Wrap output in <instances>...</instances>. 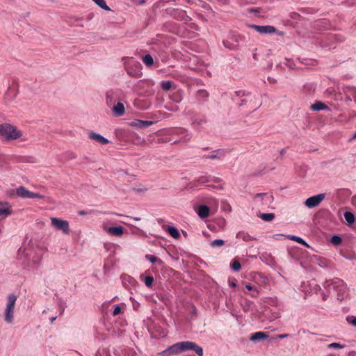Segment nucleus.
I'll return each mask as SVG.
<instances>
[{
    "instance_id": "16",
    "label": "nucleus",
    "mask_w": 356,
    "mask_h": 356,
    "mask_svg": "<svg viewBox=\"0 0 356 356\" xmlns=\"http://www.w3.org/2000/svg\"><path fill=\"white\" fill-rule=\"evenodd\" d=\"M124 231V228L122 226L109 227L107 229V232L114 236H120L122 235Z\"/></svg>"
},
{
    "instance_id": "33",
    "label": "nucleus",
    "mask_w": 356,
    "mask_h": 356,
    "mask_svg": "<svg viewBox=\"0 0 356 356\" xmlns=\"http://www.w3.org/2000/svg\"><path fill=\"white\" fill-rule=\"evenodd\" d=\"M144 282L147 287H150L154 282V278L152 276H147L145 277Z\"/></svg>"
},
{
    "instance_id": "47",
    "label": "nucleus",
    "mask_w": 356,
    "mask_h": 356,
    "mask_svg": "<svg viewBox=\"0 0 356 356\" xmlns=\"http://www.w3.org/2000/svg\"><path fill=\"white\" fill-rule=\"evenodd\" d=\"M289 336V334H280L277 335V338L284 339V338L288 337Z\"/></svg>"
},
{
    "instance_id": "50",
    "label": "nucleus",
    "mask_w": 356,
    "mask_h": 356,
    "mask_svg": "<svg viewBox=\"0 0 356 356\" xmlns=\"http://www.w3.org/2000/svg\"><path fill=\"white\" fill-rule=\"evenodd\" d=\"M221 179L220 178H215V181L217 182V183H220L221 182Z\"/></svg>"
},
{
    "instance_id": "21",
    "label": "nucleus",
    "mask_w": 356,
    "mask_h": 356,
    "mask_svg": "<svg viewBox=\"0 0 356 356\" xmlns=\"http://www.w3.org/2000/svg\"><path fill=\"white\" fill-rule=\"evenodd\" d=\"M13 314H14V309H9L6 308L5 310V321L7 323H11L13 319Z\"/></svg>"
},
{
    "instance_id": "4",
    "label": "nucleus",
    "mask_w": 356,
    "mask_h": 356,
    "mask_svg": "<svg viewBox=\"0 0 356 356\" xmlns=\"http://www.w3.org/2000/svg\"><path fill=\"white\" fill-rule=\"evenodd\" d=\"M125 67L128 74L133 77H140L142 75V65L137 60L130 59Z\"/></svg>"
},
{
    "instance_id": "31",
    "label": "nucleus",
    "mask_w": 356,
    "mask_h": 356,
    "mask_svg": "<svg viewBox=\"0 0 356 356\" xmlns=\"http://www.w3.org/2000/svg\"><path fill=\"white\" fill-rule=\"evenodd\" d=\"M172 85V83L170 81H163L161 83V88L163 90L168 91L171 88Z\"/></svg>"
},
{
    "instance_id": "37",
    "label": "nucleus",
    "mask_w": 356,
    "mask_h": 356,
    "mask_svg": "<svg viewBox=\"0 0 356 356\" xmlns=\"http://www.w3.org/2000/svg\"><path fill=\"white\" fill-rule=\"evenodd\" d=\"M31 198L33 199V198H39V199H43L44 198V196L40 195V193H33L32 192L31 193Z\"/></svg>"
},
{
    "instance_id": "46",
    "label": "nucleus",
    "mask_w": 356,
    "mask_h": 356,
    "mask_svg": "<svg viewBox=\"0 0 356 356\" xmlns=\"http://www.w3.org/2000/svg\"><path fill=\"white\" fill-rule=\"evenodd\" d=\"M250 13H260V8H249Z\"/></svg>"
},
{
    "instance_id": "45",
    "label": "nucleus",
    "mask_w": 356,
    "mask_h": 356,
    "mask_svg": "<svg viewBox=\"0 0 356 356\" xmlns=\"http://www.w3.org/2000/svg\"><path fill=\"white\" fill-rule=\"evenodd\" d=\"M245 288H246L248 291H253V290H254V289L255 287H254V286H253L252 285H251L250 284H245Z\"/></svg>"
},
{
    "instance_id": "36",
    "label": "nucleus",
    "mask_w": 356,
    "mask_h": 356,
    "mask_svg": "<svg viewBox=\"0 0 356 356\" xmlns=\"http://www.w3.org/2000/svg\"><path fill=\"white\" fill-rule=\"evenodd\" d=\"M328 347L334 348H343L344 347V345L340 344L339 343H332L328 345Z\"/></svg>"
},
{
    "instance_id": "10",
    "label": "nucleus",
    "mask_w": 356,
    "mask_h": 356,
    "mask_svg": "<svg viewBox=\"0 0 356 356\" xmlns=\"http://www.w3.org/2000/svg\"><path fill=\"white\" fill-rule=\"evenodd\" d=\"M261 197L263 204L269 207L273 202L274 197L273 195L269 193H257L254 195V198Z\"/></svg>"
},
{
    "instance_id": "17",
    "label": "nucleus",
    "mask_w": 356,
    "mask_h": 356,
    "mask_svg": "<svg viewBox=\"0 0 356 356\" xmlns=\"http://www.w3.org/2000/svg\"><path fill=\"white\" fill-rule=\"evenodd\" d=\"M311 110L318 111L321 110L327 109L328 107L324 103L320 101H316L314 104L311 105Z\"/></svg>"
},
{
    "instance_id": "20",
    "label": "nucleus",
    "mask_w": 356,
    "mask_h": 356,
    "mask_svg": "<svg viewBox=\"0 0 356 356\" xmlns=\"http://www.w3.org/2000/svg\"><path fill=\"white\" fill-rule=\"evenodd\" d=\"M166 230L168 231L169 234L174 238H179L180 237V234L177 228L171 226H168Z\"/></svg>"
},
{
    "instance_id": "15",
    "label": "nucleus",
    "mask_w": 356,
    "mask_h": 356,
    "mask_svg": "<svg viewBox=\"0 0 356 356\" xmlns=\"http://www.w3.org/2000/svg\"><path fill=\"white\" fill-rule=\"evenodd\" d=\"M152 124V121L136 120L133 122L132 125L139 128H146L151 126Z\"/></svg>"
},
{
    "instance_id": "1",
    "label": "nucleus",
    "mask_w": 356,
    "mask_h": 356,
    "mask_svg": "<svg viewBox=\"0 0 356 356\" xmlns=\"http://www.w3.org/2000/svg\"><path fill=\"white\" fill-rule=\"evenodd\" d=\"M188 350H193L199 356L203 355L202 348L200 346H197L195 343L192 341H181L176 343L170 346L163 353V354L176 355Z\"/></svg>"
},
{
    "instance_id": "29",
    "label": "nucleus",
    "mask_w": 356,
    "mask_h": 356,
    "mask_svg": "<svg viewBox=\"0 0 356 356\" xmlns=\"http://www.w3.org/2000/svg\"><path fill=\"white\" fill-rule=\"evenodd\" d=\"M231 268L234 271H238L241 268V266L238 260L234 259L231 264Z\"/></svg>"
},
{
    "instance_id": "42",
    "label": "nucleus",
    "mask_w": 356,
    "mask_h": 356,
    "mask_svg": "<svg viewBox=\"0 0 356 356\" xmlns=\"http://www.w3.org/2000/svg\"><path fill=\"white\" fill-rule=\"evenodd\" d=\"M350 93L353 96L354 101L356 102V88H353L350 89Z\"/></svg>"
},
{
    "instance_id": "34",
    "label": "nucleus",
    "mask_w": 356,
    "mask_h": 356,
    "mask_svg": "<svg viewBox=\"0 0 356 356\" xmlns=\"http://www.w3.org/2000/svg\"><path fill=\"white\" fill-rule=\"evenodd\" d=\"M207 122V120L205 117H202L201 119H195L193 121L194 124H197L198 125L203 124Z\"/></svg>"
},
{
    "instance_id": "48",
    "label": "nucleus",
    "mask_w": 356,
    "mask_h": 356,
    "mask_svg": "<svg viewBox=\"0 0 356 356\" xmlns=\"http://www.w3.org/2000/svg\"><path fill=\"white\" fill-rule=\"evenodd\" d=\"M91 211H86L84 210H82V211H79V214L81 215V216H84V215H87L88 213H90Z\"/></svg>"
},
{
    "instance_id": "18",
    "label": "nucleus",
    "mask_w": 356,
    "mask_h": 356,
    "mask_svg": "<svg viewBox=\"0 0 356 356\" xmlns=\"http://www.w3.org/2000/svg\"><path fill=\"white\" fill-rule=\"evenodd\" d=\"M268 337V335L263 332H257L252 334L250 337V340L252 341H257L261 339H266Z\"/></svg>"
},
{
    "instance_id": "22",
    "label": "nucleus",
    "mask_w": 356,
    "mask_h": 356,
    "mask_svg": "<svg viewBox=\"0 0 356 356\" xmlns=\"http://www.w3.org/2000/svg\"><path fill=\"white\" fill-rule=\"evenodd\" d=\"M142 60L147 67H151L154 64L153 58L150 54H146L143 56Z\"/></svg>"
},
{
    "instance_id": "40",
    "label": "nucleus",
    "mask_w": 356,
    "mask_h": 356,
    "mask_svg": "<svg viewBox=\"0 0 356 356\" xmlns=\"http://www.w3.org/2000/svg\"><path fill=\"white\" fill-rule=\"evenodd\" d=\"M191 138V134H186L181 139V141H183L184 143H186L188 141L190 140Z\"/></svg>"
},
{
    "instance_id": "35",
    "label": "nucleus",
    "mask_w": 356,
    "mask_h": 356,
    "mask_svg": "<svg viewBox=\"0 0 356 356\" xmlns=\"http://www.w3.org/2000/svg\"><path fill=\"white\" fill-rule=\"evenodd\" d=\"M121 312H122V309H121L120 306L115 305L114 307V309L113 311V315L117 316V315L120 314Z\"/></svg>"
},
{
    "instance_id": "52",
    "label": "nucleus",
    "mask_w": 356,
    "mask_h": 356,
    "mask_svg": "<svg viewBox=\"0 0 356 356\" xmlns=\"http://www.w3.org/2000/svg\"><path fill=\"white\" fill-rule=\"evenodd\" d=\"M277 34L280 35H283L284 33L282 32V31H280V32H277Z\"/></svg>"
},
{
    "instance_id": "44",
    "label": "nucleus",
    "mask_w": 356,
    "mask_h": 356,
    "mask_svg": "<svg viewBox=\"0 0 356 356\" xmlns=\"http://www.w3.org/2000/svg\"><path fill=\"white\" fill-rule=\"evenodd\" d=\"M198 181L202 183V184H204V183H206V182L209 181V180L205 177H200L198 179Z\"/></svg>"
},
{
    "instance_id": "8",
    "label": "nucleus",
    "mask_w": 356,
    "mask_h": 356,
    "mask_svg": "<svg viewBox=\"0 0 356 356\" xmlns=\"http://www.w3.org/2000/svg\"><path fill=\"white\" fill-rule=\"evenodd\" d=\"M13 212L11 205L6 202H0V219L5 218Z\"/></svg>"
},
{
    "instance_id": "26",
    "label": "nucleus",
    "mask_w": 356,
    "mask_h": 356,
    "mask_svg": "<svg viewBox=\"0 0 356 356\" xmlns=\"http://www.w3.org/2000/svg\"><path fill=\"white\" fill-rule=\"evenodd\" d=\"M289 238L291 241H296L300 244H302L305 246L309 247V245L300 237L296 236H291Z\"/></svg>"
},
{
    "instance_id": "24",
    "label": "nucleus",
    "mask_w": 356,
    "mask_h": 356,
    "mask_svg": "<svg viewBox=\"0 0 356 356\" xmlns=\"http://www.w3.org/2000/svg\"><path fill=\"white\" fill-rule=\"evenodd\" d=\"M145 258L149 260L152 263H158L159 265L163 264L162 260H161L159 258L152 255V254H147L145 255Z\"/></svg>"
},
{
    "instance_id": "41",
    "label": "nucleus",
    "mask_w": 356,
    "mask_h": 356,
    "mask_svg": "<svg viewBox=\"0 0 356 356\" xmlns=\"http://www.w3.org/2000/svg\"><path fill=\"white\" fill-rule=\"evenodd\" d=\"M229 284L230 286L235 288L236 286V279H229Z\"/></svg>"
},
{
    "instance_id": "38",
    "label": "nucleus",
    "mask_w": 356,
    "mask_h": 356,
    "mask_svg": "<svg viewBox=\"0 0 356 356\" xmlns=\"http://www.w3.org/2000/svg\"><path fill=\"white\" fill-rule=\"evenodd\" d=\"M259 295V291L258 289L256 287L254 289L253 291H252L251 296L252 298H258Z\"/></svg>"
},
{
    "instance_id": "13",
    "label": "nucleus",
    "mask_w": 356,
    "mask_h": 356,
    "mask_svg": "<svg viewBox=\"0 0 356 356\" xmlns=\"http://www.w3.org/2000/svg\"><path fill=\"white\" fill-rule=\"evenodd\" d=\"M210 209L206 205H201L198 207L197 213L201 218H206L209 216Z\"/></svg>"
},
{
    "instance_id": "30",
    "label": "nucleus",
    "mask_w": 356,
    "mask_h": 356,
    "mask_svg": "<svg viewBox=\"0 0 356 356\" xmlns=\"http://www.w3.org/2000/svg\"><path fill=\"white\" fill-rule=\"evenodd\" d=\"M225 241L222 239H216L211 242V246L213 248L215 247H221L224 245Z\"/></svg>"
},
{
    "instance_id": "23",
    "label": "nucleus",
    "mask_w": 356,
    "mask_h": 356,
    "mask_svg": "<svg viewBox=\"0 0 356 356\" xmlns=\"http://www.w3.org/2000/svg\"><path fill=\"white\" fill-rule=\"evenodd\" d=\"M344 218L348 225H351L355 222L354 214L350 211H346L344 213Z\"/></svg>"
},
{
    "instance_id": "56",
    "label": "nucleus",
    "mask_w": 356,
    "mask_h": 356,
    "mask_svg": "<svg viewBox=\"0 0 356 356\" xmlns=\"http://www.w3.org/2000/svg\"><path fill=\"white\" fill-rule=\"evenodd\" d=\"M353 138H356V132H355V134H354Z\"/></svg>"
},
{
    "instance_id": "51",
    "label": "nucleus",
    "mask_w": 356,
    "mask_h": 356,
    "mask_svg": "<svg viewBox=\"0 0 356 356\" xmlns=\"http://www.w3.org/2000/svg\"><path fill=\"white\" fill-rule=\"evenodd\" d=\"M327 296L325 294H323V297H322L323 300H324V301H325V300H327Z\"/></svg>"
},
{
    "instance_id": "9",
    "label": "nucleus",
    "mask_w": 356,
    "mask_h": 356,
    "mask_svg": "<svg viewBox=\"0 0 356 356\" xmlns=\"http://www.w3.org/2000/svg\"><path fill=\"white\" fill-rule=\"evenodd\" d=\"M225 156V150L219 149L212 152L210 154L204 155L203 159H219L221 160Z\"/></svg>"
},
{
    "instance_id": "53",
    "label": "nucleus",
    "mask_w": 356,
    "mask_h": 356,
    "mask_svg": "<svg viewBox=\"0 0 356 356\" xmlns=\"http://www.w3.org/2000/svg\"><path fill=\"white\" fill-rule=\"evenodd\" d=\"M56 317H52V318H51L50 320H51V322H53L54 321L56 320Z\"/></svg>"
},
{
    "instance_id": "7",
    "label": "nucleus",
    "mask_w": 356,
    "mask_h": 356,
    "mask_svg": "<svg viewBox=\"0 0 356 356\" xmlns=\"http://www.w3.org/2000/svg\"><path fill=\"white\" fill-rule=\"evenodd\" d=\"M250 27L251 29H252L253 30H254L261 34L273 33L277 32L276 29L274 26H270V25L259 26V25L252 24V25H250Z\"/></svg>"
},
{
    "instance_id": "39",
    "label": "nucleus",
    "mask_w": 356,
    "mask_h": 356,
    "mask_svg": "<svg viewBox=\"0 0 356 356\" xmlns=\"http://www.w3.org/2000/svg\"><path fill=\"white\" fill-rule=\"evenodd\" d=\"M347 320L348 321V322L350 324H352L354 326H356V317H354V316L348 317Z\"/></svg>"
},
{
    "instance_id": "27",
    "label": "nucleus",
    "mask_w": 356,
    "mask_h": 356,
    "mask_svg": "<svg viewBox=\"0 0 356 356\" xmlns=\"http://www.w3.org/2000/svg\"><path fill=\"white\" fill-rule=\"evenodd\" d=\"M97 5L105 10H110L104 0H92Z\"/></svg>"
},
{
    "instance_id": "5",
    "label": "nucleus",
    "mask_w": 356,
    "mask_h": 356,
    "mask_svg": "<svg viewBox=\"0 0 356 356\" xmlns=\"http://www.w3.org/2000/svg\"><path fill=\"white\" fill-rule=\"evenodd\" d=\"M51 224L56 229L61 231L65 234L70 232L69 222L67 220L58 218H51Z\"/></svg>"
},
{
    "instance_id": "12",
    "label": "nucleus",
    "mask_w": 356,
    "mask_h": 356,
    "mask_svg": "<svg viewBox=\"0 0 356 356\" xmlns=\"http://www.w3.org/2000/svg\"><path fill=\"white\" fill-rule=\"evenodd\" d=\"M31 191L27 190L24 186H20L16 189V193L19 197L24 198H31Z\"/></svg>"
},
{
    "instance_id": "19",
    "label": "nucleus",
    "mask_w": 356,
    "mask_h": 356,
    "mask_svg": "<svg viewBox=\"0 0 356 356\" xmlns=\"http://www.w3.org/2000/svg\"><path fill=\"white\" fill-rule=\"evenodd\" d=\"M16 300H17V296L15 294H13V293L9 294L8 296V303H7L6 307L9 308V309H14Z\"/></svg>"
},
{
    "instance_id": "3",
    "label": "nucleus",
    "mask_w": 356,
    "mask_h": 356,
    "mask_svg": "<svg viewBox=\"0 0 356 356\" xmlns=\"http://www.w3.org/2000/svg\"><path fill=\"white\" fill-rule=\"evenodd\" d=\"M323 286L328 292H331V291H337L338 300H341L343 298V293L345 292L346 288L344 282L342 280L334 278L332 280H326L324 282Z\"/></svg>"
},
{
    "instance_id": "43",
    "label": "nucleus",
    "mask_w": 356,
    "mask_h": 356,
    "mask_svg": "<svg viewBox=\"0 0 356 356\" xmlns=\"http://www.w3.org/2000/svg\"><path fill=\"white\" fill-rule=\"evenodd\" d=\"M243 239L245 241H250L253 240V238L252 236H250V235H248V234H244L243 236Z\"/></svg>"
},
{
    "instance_id": "6",
    "label": "nucleus",
    "mask_w": 356,
    "mask_h": 356,
    "mask_svg": "<svg viewBox=\"0 0 356 356\" xmlns=\"http://www.w3.org/2000/svg\"><path fill=\"white\" fill-rule=\"evenodd\" d=\"M325 194L321 193L316 195L312 196L307 198L305 204L308 208H314L320 204V203L324 200Z\"/></svg>"
},
{
    "instance_id": "28",
    "label": "nucleus",
    "mask_w": 356,
    "mask_h": 356,
    "mask_svg": "<svg viewBox=\"0 0 356 356\" xmlns=\"http://www.w3.org/2000/svg\"><path fill=\"white\" fill-rule=\"evenodd\" d=\"M330 242L334 245H339L342 243V239L340 236L334 235L331 237Z\"/></svg>"
},
{
    "instance_id": "55",
    "label": "nucleus",
    "mask_w": 356,
    "mask_h": 356,
    "mask_svg": "<svg viewBox=\"0 0 356 356\" xmlns=\"http://www.w3.org/2000/svg\"><path fill=\"white\" fill-rule=\"evenodd\" d=\"M134 219L135 220H140V218H134Z\"/></svg>"
},
{
    "instance_id": "14",
    "label": "nucleus",
    "mask_w": 356,
    "mask_h": 356,
    "mask_svg": "<svg viewBox=\"0 0 356 356\" xmlns=\"http://www.w3.org/2000/svg\"><path fill=\"white\" fill-rule=\"evenodd\" d=\"M113 112L116 116H122L124 114L125 110L122 103L118 102L113 108Z\"/></svg>"
},
{
    "instance_id": "2",
    "label": "nucleus",
    "mask_w": 356,
    "mask_h": 356,
    "mask_svg": "<svg viewBox=\"0 0 356 356\" xmlns=\"http://www.w3.org/2000/svg\"><path fill=\"white\" fill-rule=\"evenodd\" d=\"M22 136V131L16 127L8 123L0 124V137L3 140L11 141Z\"/></svg>"
},
{
    "instance_id": "11",
    "label": "nucleus",
    "mask_w": 356,
    "mask_h": 356,
    "mask_svg": "<svg viewBox=\"0 0 356 356\" xmlns=\"http://www.w3.org/2000/svg\"><path fill=\"white\" fill-rule=\"evenodd\" d=\"M89 138L93 140H95L96 142L102 144V145H106L109 143L108 140L102 136V135L99 134H96L95 132H91L89 134Z\"/></svg>"
},
{
    "instance_id": "49",
    "label": "nucleus",
    "mask_w": 356,
    "mask_h": 356,
    "mask_svg": "<svg viewBox=\"0 0 356 356\" xmlns=\"http://www.w3.org/2000/svg\"><path fill=\"white\" fill-rule=\"evenodd\" d=\"M351 202L353 205L356 208V195L352 197Z\"/></svg>"
},
{
    "instance_id": "32",
    "label": "nucleus",
    "mask_w": 356,
    "mask_h": 356,
    "mask_svg": "<svg viewBox=\"0 0 356 356\" xmlns=\"http://www.w3.org/2000/svg\"><path fill=\"white\" fill-rule=\"evenodd\" d=\"M197 94L198 97L205 99L209 97V92L205 90H199Z\"/></svg>"
},
{
    "instance_id": "54",
    "label": "nucleus",
    "mask_w": 356,
    "mask_h": 356,
    "mask_svg": "<svg viewBox=\"0 0 356 356\" xmlns=\"http://www.w3.org/2000/svg\"><path fill=\"white\" fill-rule=\"evenodd\" d=\"M108 99H109V96L107 95H106V102H107L108 104Z\"/></svg>"
},
{
    "instance_id": "25",
    "label": "nucleus",
    "mask_w": 356,
    "mask_h": 356,
    "mask_svg": "<svg viewBox=\"0 0 356 356\" xmlns=\"http://www.w3.org/2000/svg\"><path fill=\"white\" fill-rule=\"evenodd\" d=\"M260 218L264 221L269 222L275 218V214L274 213H261L260 215Z\"/></svg>"
}]
</instances>
